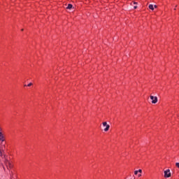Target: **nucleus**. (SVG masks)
<instances>
[{"mask_svg": "<svg viewBox=\"0 0 179 179\" xmlns=\"http://www.w3.org/2000/svg\"><path fill=\"white\" fill-rule=\"evenodd\" d=\"M164 177L165 178H169V177H171V173H170V169H167L166 171H164Z\"/></svg>", "mask_w": 179, "mask_h": 179, "instance_id": "f257e3e1", "label": "nucleus"}, {"mask_svg": "<svg viewBox=\"0 0 179 179\" xmlns=\"http://www.w3.org/2000/svg\"><path fill=\"white\" fill-rule=\"evenodd\" d=\"M102 124L103 127H106V128L104 129V131L105 132H107L108 129H110V125L107 124V122H103Z\"/></svg>", "mask_w": 179, "mask_h": 179, "instance_id": "f03ea898", "label": "nucleus"}, {"mask_svg": "<svg viewBox=\"0 0 179 179\" xmlns=\"http://www.w3.org/2000/svg\"><path fill=\"white\" fill-rule=\"evenodd\" d=\"M150 97L152 99V104H156V103H157V96H150Z\"/></svg>", "mask_w": 179, "mask_h": 179, "instance_id": "7ed1b4c3", "label": "nucleus"}, {"mask_svg": "<svg viewBox=\"0 0 179 179\" xmlns=\"http://www.w3.org/2000/svg\"><path fill=\"white\" fill-rule=\"evenodd\" d=\"M0 141L1 142H5V136H3V133H2L1 134H0Z\"/></svg>", "mask_w": 179, "mask_h": 179, "instance_id": "20e7f679", "label": "nucleus"}, {"mask_svg": "<svg viewBox=\"0 0 179 179\" xmlns=\"http://www.w3.org/2000/svg\"><path fill=\"white\" fill-rule=\"evenodd\" d=\"M149 9H151V10H155V7L153 4H150L148 6Z\"/></svg>", "mask_w": 179, "mask_h": 179, "instance_id": "39448f33", "label": "nucleus"}, {"mask_svg": "<svg viewBox=\"0 0 179 179\" xmlns=\"http://www.w3.org/2000/svg\"><path fill=\"white\" fill-rule=\"evenodd\" d=\"M72 8H73V6H72V4H68L66 9H72Z\"/></svg>", "mask_w": 179, "mask_h": 179, "instance_id": "423d86ee", "label": "nucleus"}, {"mask_svg": "<svg viewBox=\"0 0 179 179\" xmlns=\"http://www.w3.org/2000/svg\"><path fill=\"white\" fill-rule=\"evenodd\" d=\"M8 167H9V169H12V167H13V166L12 165V164L10 163V162L8 163Z\"/></svg>", "mask_w": 179, "mask_h": 179, "instance_id": "0eeeda50", "label": "nucleus"}, {"mask_svg": "<svg viewBox=\"0 0 179 179\" xmlns=\"http://www.w3.org/2000/svg\"><path fill=\"white\" fill-rule=\"evenodd\" d=\"M9 162H9L8 159H6L5 162H4L6 166L7 167H8V164Z\"/></svg>", "mask_w": 179, "mask_h": 179, "instance_id": "6e6552de", "label": "nucleus"}, {"mask_svg": "<svg viewBox=\"0 0 179 179\" xmlns=\"http://www.w3.org/2000/svg\"><path fill=\"white\" fill-rule=\"evenodd\" d=\"M28 87H30V86H33V83H30L27 85Z\"/></svg>", "mask_w": 179, "mask_h": 179, "instance_id": "1a4fd4ad", "label": "nucleus"}, {"mask_svg": "<svg viewBox=\"0 0 179 179\" xmlns=\"http://www.w3.org/2000/svg\"><path fill=\"white\" fill-rule=\"evenodd\" d=\"M138 171H134V176H138Z\"/></svg>", "mask_w": 179, "mask_h": 179, "instance_id": "9d476101", "label": "nucleus"}, {"mask_svg": "<svg viewBox=\"0 0 179 179\" xmlns=\"http://www.w3.org/2000/svg\"><path fill=\"white\" fill-rule=\"evenodd\" d=\"M137 171H138L140 174H142V169H138Z\"/></svg>", "mask_w": 179, "mask_h": 179, "instance_id": "9b49d317", "label": "nucleus"}, {"mask_svg": "<svg viewBox=\"0 0 179 179\" xmlns=\"http://www.w3.org/2000/svg\"><path fill=\"white\" fill-rule=\"evenodd\" d=\"M2 128L0 127V134H2Z\"/></svg>", "mask_w": 179, "mask_h": 179, "instance_id": "f8f14e48", "label": "nucleus"}, {"mask_svg": "<svg viewBox=\"0 0 179 179\" xmlns=\"http://www.w3.org/2000/svg\"><path fill=\"white\" fill-rule=\"evenodd\" d=\"M138 178L142 177V173H139V174L138 175Z\"/></svg>", "mask_w": 179, "mask_h": 179, "instance_id": "ddd939ff", "label": "nucleus"}, {"mask_svg": "<svg viewBox=\"0 0 179 179\" xmlns=\"http://www.w3.org/2000/svg\"><path fill=\"white\" fill-rule=\"evenodd\" d=\"M0 157H2V151L0 150Z\"/></svg>", "mask_w": 179, "mask_h": 179, "instance_id": "4468645a", "label": "nucleus"}, {"mask_svg": "<svg viewBox=\"0 0 179 179\" xmlns=\"http://www.w3.org/2000/svg\"><path fill=\"white\" fill-rule=\"evenodd\" d=\"M134 8V9H136L138 8V6H135Z\"/></svg>", "mask_w": 179, "mask_h": 179, "instance_id": "2eb2a0df", "label": "nucleus"}, {"mask_svg": "<svg viewBox=\"0 0 179 179\" xmlns=\"http://www.w3.org/2000/svg\"><path fill=\"white\" fill-rule=\"evenodd\" d=\"M154 8H157V6L155 5V6H154Z\"/></svg>", "mask_w": 179, "mask_h": 179, "instance_id": "dca6fc26", "label": "nucleus"}, {"mask_svg": "<svg viewBox=\"0 0 179 179\" xmlns=\"http://www.w3.org/2000/svg\"><path fill=\"white\" fill-rule=\"evenodd\" d=\"M134 5H136V3H136V2H134Z\"/></svg>", "mask_w": 179, "mask_h": 179, "instance_id": "f3484780", "label": "nucleus"}]
</instances>
